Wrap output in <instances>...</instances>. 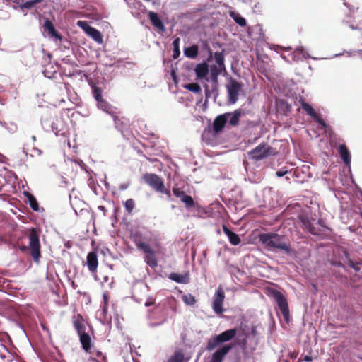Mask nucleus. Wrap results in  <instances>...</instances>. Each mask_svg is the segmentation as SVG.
Masks as SVG:
<instances>
[{
  "label": "nucleus",
  "instance_id": "47",
  "mask_svg": "<svg viewBox=\"0 0 362 362\" xmlns=\"http://www.w3.org/2000/svg\"><path fill=\"white\" fill-rule=\"evenodd\" d=\"M103 304L108 305V296L106 293H103Z\"/></svg>",
  "mask_w": 362,
  "mask_h": 362
},
{
  "label": "nucleus",
  "instance_id": "10",
  "mask_svg": "<svg viewBox=\"0 0 362 362\" xmlns=\"http://www.w3.org/2000/svg\"><path fill=\"white\" fill-rule=\"evenodd\" d=\"M233 346L231 344H226L218 349L213 354L211 362H223L226 356L231 350Z\"/></svg>",
  "mask_w": 362,
  "mask_h": 362
},
{
  "label": "nucleus",
  "instance_id": "8",
  "mask_svg": "<svg viewBox=\"0 0 362 362\" xmlns=\"http://www.w3.org/2000/svg\"><path fill=\"white\" fill-rule=\"evenodd\" d=\"M143 179L146 184L158 192L162 191L165 185L163 179L156 174L146 173L144 175Z\"/></svg>",
  "mask_w": 362,
  "mask_h": 362
},
{
  "label": "nucleus",
  "instance_id": "29",
  "mask_svg": "<svg viewBox=\"0 0 362 362\" xmlns=\"http://www.w3.org/2000/svg\"><path fill=\"white\" fill-rule=\"evenodd\" d=\"M214 59L216 62L219 66L220 69H225V64H224V50H222L221 52H216L214 53Z\"/></svg>",
  "mask_w": 362,
  "mask_h": 362
},
{
  "label": "nucleus",
  "instance_id": "19",
  "mask_svg": "<svg viewBox=\"0 0 362 362\" xmlns=\"http://www.w3.org/2000/svg\"><path fill=\"white\" fill-rule=\"evenodd\" d=\"M97 106L99 109L110 115H114V114H116L115 108L112 107V105H110L103 98L97 101Z\"/></svg>",
  "mask_w": 362,
  "mask_h": 362
},
{
  "label": "nucleus",
  "instance_id": "36",
  "mask_svg": "<svg viewBox=\"0 0 362 362\" xmlns=\"http://www.w3.org/2000/svg\"><path fill=\"white\" fill-rule=\"evenodd\" d=\"M182 298L185 304L189 305H193L197 302V300L195 299L194 296H192V294L184 295V296H182Z\"/></svg>",
  "mask_w": 362,
  "mask_h": 362
},
{
  "label": "nucleus",
  "instance_id": "41",
  "mask_svg": "<svg viewBox=\"0 0 362 362\" xmlns=\"http://www.w3.org/2000/svg\"><path fill=\"white\" fill-rule=\"evenodd\" d=\"M173 193L175 197L180 198V199H182V197L186 194L182 189L176 187L173 188Z\"/></svg>",
  "mask_w": 362,
  "mask_h": 362
},
{
  "label": "nucleus",
  "instance_id": "45",
  "mask_svg": "<svg viewBox=\"0 0 362 362\" xmlns=\"http://www.w3.org/2000/svg\"><path fill=\"white\" fill-rule=\"evenodd\" d=\"M159 192L166 194V196L168 199L171 198L170 191L168 189H165V185L163 186L162 191H160Z\"/></svg>",
  "mask_w": 362,
  "mask_h": 362
},
{
  "label": "nucleus",
  "instance_id": "42",
  "mask_svg": "<svg viewBox=\"0 0 362 362\" xmlns=\"http://www.w3.org/2000/svg\"><path fill=\"white\" fill-rule=\"evenodd\" d=\"M219 71L216 66L211 67V77L213 81L216 82Z\"/></svg>",
  "mask_w": 362,
  "mask_h": 362
},
{
  "label": "nucleus",
  "instance_id": "50",
  "mask_svg": "<svg viewBox=\"0 0 362 362\" xmlns=\"http://www.w3.org/2000/svg\"><path fill=\"white\" fill-rule=\"evenodd\" d=\"M86 24L85 22L79 21L78 22V25L82 27V25Z\"/></svg>",
  "mask_w": 362,
  "mask_h": 362
},
{
  "label": "nucleus",
  "instance_id": "31",
  "mask_svg": "<svg viewBox=\"0 0 362 362\" xmlns=\"http://www.w3.org/2000/svg\"><path fill=\"white\" fill-rule=\"evenodd\" d=\"M303 225L305 228H306L311 234L317 235V230L315 227L313 226L310 221L308 219L303 218L302 219Z\"/></svg>",
  "mask_w": 362,
  "mask_h": 362
},
{
  "label": "nucleus",
  "instance_id": "43",
  "mask_svg": "<svg viewBox=\"0 0 362 362\" xmlns=\"http://www.w3.org/2000/svg\"><path fill=\"white\" fill-rule=\"evenodd\" d=\"M313 119L320 124L322 127H326L327 124L323 119H322L317 114L315 115V117H313Z\"/></svg>",
  "mask_w": 362,
  "mask_h": 362
},
{
  "label": "nucleus",
  "instance_id": "33",
  "mask_svg": "<svg viewBox=\"0 0 362 362\" xmlns=\"http://www.w3.org/2000/svg\"><path fill=\"white\" fill-rule=\"evenodd\" d=\"M180 38L177 37L173 40V58L176 59L179 57L180 52Z\"/></svg>",
  "mask_w": 362,
  "mask_h": 362
},
{
  "label": "nucleus",
  "instance_id": "21",
  "mask_svg": "<svg viewBox=\"0 0 362 362\" xmlns=\"http://www.w3.org/2000/svg\"><path fill=\"white\" fill-rule=\"evenodd\" d=\"M338 152L345 164L349 165L351 163V155L346 146L345 144L339 145Z\"/></svg>",
  "mask_w": 362,
  "mask_h": 362
},
{
  "label": "nucleus",
  "instance_id": "44",
  "mask_svg": "<svg viewBox=\"0 0 362 362\" xmlns=\"http://www.w3.org/2000/svg\"><path fill=\"white\" fill-rule=\"evenodd\" d=\"M312 361H313V358L308 355H306L305 356H301L298 360L299 362H301V361L310 362Z\"/></svg>",
  "mask_w": 362,
  "mask_h": 362
},
{
  "label": "nucleus",
  "instance_id": "1",
  "mask_svg": "<svg viewBox=\"0 0 362 362\" xmlns=\"http://www.w3.org/2000/svg\"><path fill=\"white\" fill-rule=\"evenodd\" d=\"M259 240L267 248L279 250L286 255L293 252L291 244L284 235L276 233H262L259 235Z\"/></svg>",
  "mask_w": 362,
  "mask_h": 362
},
{
  "label": "nucleus",
  "instance_id": "7",
  "mask_svg": "<svg viewBox=\"0 0 362 362\" xmlns=\"http://www.w3.org/2000/svg\"><path fill=\"white\" fill-rule=\"evenodd\" d=\"M228 102L230 104H235L238 100L239 92L242 88V85L235 78H230V83L226 86Z\"/></svg>",
  "mask_w": 362,
  "mask_h": 362
},
{
  "label": "nucleus",
  "instance_id": "4",
  "mask_svg": "<svg viewBox=\"0 0 362 362\" xmlns=\"http://www.w3.org/2000/svg\"><path fill=\"white\" fill-rule=\"evenodd\" d=\"M268 294L274 299L278 308L284 318V320L288 322L290 317V313L286 297L280 291L274 288L268 289Z\"/></svg>",
  "mask_w": 362,
  "mask_h": 362
},
{
  "label": "nucleus",
  "instance_id": "2",
  "mask_svg": "<svg viewBox=\"0 0 362 362\" xmlns=\"http://www.w3.org/2000/svg\"><path fill=\"white\" fill-rule=\"evenodd\" d=\"M28 236L29 239V245L18 246V248L23 252L29 250L33 261L36 263H38L41 257V246L40 243L39 232L36 228H32L29 229Z\"/></svg>",
  "mask_w": 362,
  "mask_h": 362
},
{
  "label": "nucleus",
  "instance_id": "18",
  "mask_svg": "<svg viewBox=\"0 0 362 362\" xmlns=\"http://www.w3.org/2000/svg\"><path fill=\"white\" fill-rule=\"evenodd\" d=\"M168 278L170 280L180 284H188L189 282V275L188 272L183 274L173 272L168 275Z\"/></svg>",
  "mask_w": 362,
  "mask_h": 362
},
{
  "label": "nucleus",
  "instance_id": "26",
  "mask_svg": "<svg viewBox=\"0 0 362 362\" xmlns=\"http://www.w3.org/2000/svg\"><path fill=\"white\" fill-rule=\"evenodd\" d=\"M230 16L234 20V21L240 25L241 27H245L247 25L246 20L242 17L239 13H237L234 11L230 13Z\"/></svg>",
  "mask_w": 362,
  "mask_h": 362
},
{
  "label": "nucleus",
  "instance_id": "15",
  "mask_svg": "<svg viewBox=\"0 0 362 362\" xmlns=\"http://www.w3.org/2000/svg\"><path fill=\"white\" fill-rule=\"evenodd\" d=\"M79 337V340L81 344L82 349L86 351L89 352L91 349V338L88 333L86 332H83L78 334Z\"/></svg>",
  "mask_w": 362,
  "mask_h": 362
},
{
  "label": "nucleus",
  "instance_id": "9",
  "mask_svg": "<svg viewBox=\"0 0 362 362\" xmlns=\"http://www.w3.org/2000/svg\"><path fill=\"white\" fill-rule=\"evenodd\" d=\"M225 298V293L222 288H218L214 296L212 308L214 311L218 314H222L223 312V303Z\"/></svg>",
  "mask_w": 362,
  "mask_h": 362
},
{
  "label": "nucleus",
  "instance_id": "20",
  "mask_svg": "<svg viewBox=\"0 0 362 362\" xmlns=\"http://www.w3.org/2000/svg\"><path fill=\"white\" fill-rule=\"evenodd\" d=\"M223 230L224 233L228 237L229 241L233 245H238L240 243V237L236 233L231 231L225 225L223 226Z\"/></svg>",
  "mask_w": 362,
  "mask_h": 362
},
{
  "label": "nucleus",
  "instance_id": "17",
  "mask_svg": "<svg viewBox=\"0 0 362 362\" xmlns=\"http://www.w3.org/2000/svg\"><path fill=\"white\" fill-rule=\"evenodd\" d=\"M188 361H189V358L185 357L184 351L181 349H176L167 361V362H188Z\"/></svg>",
  "mask_w": 362,
  "mask_h": 362
},
{
  "label": "nucleus",
  "instance_id": "46",
  "mask_svg": "<svg viewBox=\"0 0 362 362\" xmlns=\"http://www.w3.org/2000/svg\"><path fill=\"white\" fill-rule=\"evenodd\" d=\"M287 173H288L287 170H281L276 171V175L277 177H281L284 176L286 174H287Z\"/></svg>",
  "mask_w": 362,
  "mask_h": 362
},
{
  "label": "nucleus",
  "instance_id": "5",
  "mask_svg": "<svg viewBox=\"0 0 362 362\" xmlns=\"http://www.w3.org/2000/svg\"><path fill=\"white\" fill-rule=\"evenodd\" d=\"M134 243L136 247L139 250H142L146 254L144 257L145 262L151 268L156 267L158 266V261L155 253L150 245L137 240H135Z\"/></svg>",
  "mask_w": 362,
  "mask_h": 362
},
{
  "label": "nucleus",
  "instance_id": "52",
  "mask_svg": "<svg viewBox=\"0 0 362 362\" xmlns=\"http://www.w3.org/2000/svg\"><path fill=\"white\" fill-rule=\"evenodd\" d=\"M97 355H98V356H99V355H102V354H101V352H100V351H99V352H98V354H97Z\"/></svg>",
  "mask_w": 362,
  "mask_h": 362
},
{
  "label": "nucleus",
  "instance_id": "22",
  "mask_svg": "<svg viewBox=\"0 0 362 362\" xmlns=\"http://www.w3.org/2000/svg\"><path fill=\"white\" fill-rule=\"evenodd\" d=\"M226 114H229L228 115V118L230 117L229 124L231 126H237L239 124L240 118L242 116L243 112L241 110L238 109V110H235L233 112H226Z\"/></svg>",
  "mask_w": 362,
  "mask_h": 362
},
{
  "label": "nucleus",
  "instance_id": "37",
  "mask_svg": "<svg viewBox=\"0 0 362 362\" xmlns=\"http://www.w3.org/2000/svg\"><path fill=\"white\" fill-rule=\"evenodd\" d=\"M124 208H125V210L129 213V214H131L135 206V202H134V200L133 199H128L125 202H124Z\"/></svg>",
  "mask_w": 362,
  "mask_h": 362
},
{
  "label": "nucleus",
  "instance_id": "34",
  "mask_svg": "<svg viewBox=\"0 0 362 362\" xmlns=\"http://www.w3.org/2000/svg\"><path fill=\"white\" fill-rule=\"evenodd\" d=\"M180 200L185 204L187 208L194 207V201L191 196L185 194Z\"/></svg>",
  "mask_w": 362,
  "mask_h": 362
},
{
  "label": "nucleus",
  "instance_id": "39",
  "mask_svg": "<svg viewBox=\"0 0 362 362\" xmlns=\"http://www.w3.org/2000/svg\"><path fill=\"white\" fill-rule=\"evenodd\" d=\"M185 88L193 93H199L201 91V87L197 83H189Z\"/></svg>",
  "mask_w": 362,
  "mask_h": 362
},
{
  "label": "nucleus",
  "instance_id": "28",
  "mask_svg": "<svg viewBox=\"0 0 362 362\" xmlns=\"http://www.w3.org/2000/svg\"><path fill=\"white\" fill-rule=\"evenodd\" d=\"M112 116L113 117L115 127L118 129L122 130L127 126V122L124 121L126 119L124 117L120 118L115 114H114V115Z\"/></svg>",
  "mask_w": 362,
  "mask_h": 362
},
{
  "label": "nucleus",
  "instance_id": "13",
  "mask_svg": "<svg viewBox=\"0 0 362 362\" xmlns=\"http://www.w3.org/2000/svg\"><path fill=\"white\" fill-rule=\"evenodd\" d=\"M72 323L78 334L86 332L85 320L81 314H76L72 317Z\"/></svg>",
  "mask_w": 362,
  "mask_h": 362
},
{
  "label": "nucleus",
  "instance_id": "32",
  "mask_svg": "<svg viewBox=\"0 0 362 362\" xmlns=\"http://www.w3.org/2000/svg\"><path fill=\"white\" fill-rule=\"evenodd\" d=\"M28 199L30 208L35 211H38L39 204L35 197L33 195L28 194Z\"/></svg>",
  "mask_w": 362,
  "mask_h": 362
},
{
  "label": "nucleus",
  "instance_id": "40",
  "mask_svg": "<svg viewBox=\"0 0 362 362\" xmlns=\"http://www.w3.org/2000/svg\"><path fill=\"white\" fill-rule=\"evenodd\" d=\"M348 264L350 267L353 268L356 272H359L361 270V266L362 265V262H354V260L349 259L348 260Z\"/></svg>",
  "mask_w": 362,
  "mask_h": 362
},
{
  "label": "nucleus",
  "instance_id": "12",
  "mask_svg": "<svg viewBox=\"0 0 362 362\" xmlns=\"http://www.w3.org/2000/svg\"><path fill=\"white\" fill-rule=\"evenodd\" d=\"M86 263L88 270L91 273H95L97 272L98 266V256L95 251H91L88 252L86 258Z\"/></svg>",
  "mask_w": 362,
  "mask_h": 362
},
{
  "label": "nucleus",
  "instance_id": "30",
  "mask_svg": "<svg viewBox=\"0 0 362 362\" xmlns=\"http://www.w3.org/2000/svg\"><path fill=\"white\" fill-rule=\"evenodd\" d=\"M300 103L302 108L306 112V113L310 115L312 118L315 117L317 114L315 110L310 105L305 103L303 99H300Z\"/></svg>",
  "mask_w": 362,
  "mask_h": 362
},
{
  "label": "nucleus",
  "instance_id": "35",
  "mask_svg": "<svg viewBox=\"0 0 362 362\" xmlns=\"http://www.w3.org/2000/svg\"><path fill=\"white\" fill-rule=\"evenodd\" d=\"M91 87H92V90H93V97L95 99V100L98 101V100L103 99L101 88L98 87L95 85H93Z\"/></svg>",
  "mask_w": 362,
  "mask_h": 362
},
{
  "label": "nucleus",
  "instance_id": "51",
  "mask_svg": "<svg viewBox=\"0 0 362 362\" xmlns=\"http://www.w3.org/2000/svg\"><path fill=\"white\" fill-rule=\"evenodd\" d=\"M12 2L18 4L19 0H11Z\"/></svg>",
  "mask_w": 362,
  "mask_h": 362
},
{
  "label": "nucleus",
  "instance_id": "25",
  "mask_svg": "<svg viewBox=\"0 0 362 362\" xmlns=\"http://www.w3.org/2000/svg\"><path fill=\"white\" fill-rule=\"evenodd\" d=\"M199 53V47L197 45H193L187 47L184 50L185 55L190 59H195L197 57Z\"/></svg>",
  "mask_w": 362,
  "mask_h": 362
},
{
  "label": "nucleus",
  "instance_id": "38",
  "mask_svg": "<svg viewBox=\"0 0 362 362\" xmlns=\"http://www.w3.org/2000/svg\"><path fill=\"white\" fill-rule=\"evenodd\" d=\"M43 0H31V1H26L25 2L24 4H23L21 6V8L22 9L23 8H25V9H30L32 8L35 4H39V3H41Z\"/></svg>",
  "mask_w": 362,
  "mask_h": 362
},
{
  "label": "nucleus",
  "instance_id": "48",
  "mask_svg": "<svg viewBox=\"0 0 362 362\" xmlns=\"http://www.w3.org/2000/svg\"><path fill=\"white\" fill-rule=\"evenodd\" d=\"M102 309H103V313L104 315H106L107 313V309H108V305H105V304H103L102 305Z\"/></svg>",
  "mask_w": 362,
  "mask_h": 362
},
{
  "label": "nucleus",
  "instance_id": "24",
  "mask_svg": "<svg viewBox=\"0 0 362 362\" xmlns=\"http://www.w3.org/2000/svg\"><path fill=\"white\" fill-rule=\"evenodd\" d=\"M87 33L95 42L98 43L103 42V36L97 29L88 26Z\"/></svg>",
  "mask_w": 362,
  "mask_h": 362
},
{
  "label": "nucleus",
  "instance_id": "11",
  "mask_svg": "<svg viewBox=\"0 0 362 362\" xmlns=\"http://www.w3.org/2000/svg\"><path fill=\"white\" fill-rule=\"evenodd\" d=\"M229 114H222L217 116L213 122V129L216 133H219L224 128L228 119Z\"/></svg>",
  "mask_w": 362,
  "mask_h": 362
},
{
  "label": "nucleus",
  "instance_id": "14",
  "mask_svg": "<svg viewBox=\"0 0 362 362\" xmlns=\"http://www.w3.org/2000/svg\"><path fill=\"white\" fill-rule=\"evenodd\" d=\"M148 17L149 21H151V24L158 28L160 31L165 30V26L163 23L162 21L160 20V17L158 16V13L153 12V11H149L148 13Z\"/></svg>",
  "mask_w": 362,
  "mask_h": 362
},
{
  "label": "nucleus",
  "instance_id": "6",
  "mask_svg": "<svg viewBox=\"0 0 362 362\" xmlns=\"http://www.w3.org/2000/svg\"><path fill=\"white\" fill-rule=\"evenodd\" d=\"M272 147L266 143H262L248 152L249 158L255 161L261 160L271 155Z\"/></svg>",
  "mask_w": 362,
  "mask_h": 362
},
{
  "label": "nucleus",
  "instance_id": "27",
  "mask_svg": "<svg viewBox=\"0 0 362 362\" xmlns=\"http://www.w3.org/2000/svg\"><path fill=\"white\" fill-rule=\"evenodd\" d=\"M7 359L8 361H11V353L5 345L0 343V360L4 361Z\"/></svg>",
  "mask_w": 362,
  "mask_h": 362
},
{
  "label": "nucleus",
  "instance_id": "49",
  "mask_svg": "<svg viewBox=\"0 0 362 362\" xmlns=\"http://www.w3.org/2000/svg\"><path fill=\"white\" fill-rule=\"evenodd\" d=\"M261 180H262V177H261L260 176H258V177H257V179H255V180H254V182L258 183V182H261Z\"/></svg>",
  "mask_w": 362,
  "mask_h": 362
},
{
  "label": "nucleus",
  "instance_id": "3",
  "mask_svg": "<svg viewBox=\"0 0 362 362\" xmlns=\"http://www.w3.org/2000/svg\"><path fill=\"white\" fill-rule=\"evenodd\" d=\"M237 334V329H230L223 332L222 333L211 337L206 344V350L212 351L222 343H225L233 339Z\"/></svg>",
  "mask_w": 362,
  "mask_h": 362
},
{
  "label": "nucleus",
  "instance_id": "23",
  "mask_svg": "<svg viewBox=\"0 0 362 362\" xmlns=\"http://www.w3.org/2000/svg\"><path fill=\"white\" fill-rule=\"evenodd\" d=\"M195 73L198 78H204L209 73L208 65L206 63L199 64L195 67Z\"/></svg>",
  "mask_w": 362,
  "mask_h": 362
},
{
  "label": "nucleus",
  "instance_id": "16",
  "mask_svg": "<svg viewBox=\"0 0 362 362\" xmlns=\"http://www.w3.org/2000/svg\"><path fill=\"white\" fill-rule=\"evenodd\" d=\"M44 28L46 30L48 31V33L50 37H54L59 41H62V36L59 34L55 29L52 22L48 19H47L44 23Z\"/></svg>",
  "mask_w": 362,
  "mask_h": 362
}]
</instances>
